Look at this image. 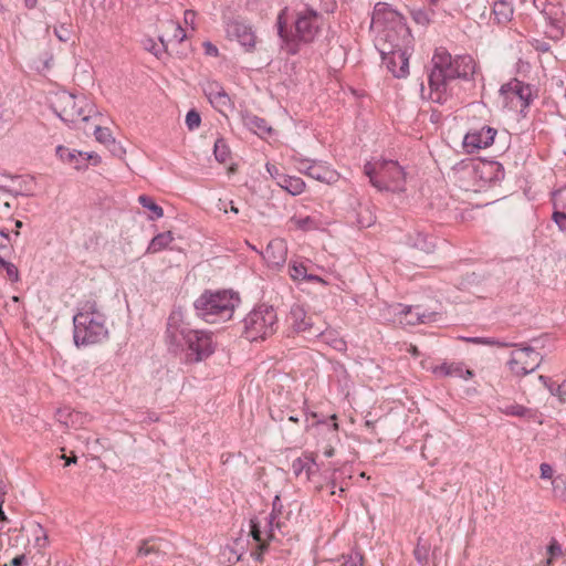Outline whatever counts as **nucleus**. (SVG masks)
<instances>
[{"instance_id": "f257e3e1", "label": "nucleus", "mask_w": 566, "mask_h": 566, "mask_svg": "<svg viewBox=\"0 0 566 566\" xmlns=\"http://www.w3.org/2000/svg\"><path fill=\"white\" fill-rule=\"evenodd\" d=\"M475 72V62L470 55L451 54L440 48L432 56V69L428 76L427 97L434 103L443 104L452 95V83L457 78H468ZM421 94L426 97V87L421 86Z\"/></svg>"}, {"instance_id": "58836bf2", "label": "nucleus", "mask_w": 566, "mask_h": 566, "mask_svg": "<svg viewBox=\"0 0 566 566\" xmlns=\"http://www.w3.org/2000/svg\"><path fill=\"white\" fill-rule=\"evenodd\" d=\"M96 140L104 145H108L111 143H114V138L111 134V130L106 127L96 126L94 132Z\"/></svg>"}, {"instance_id": "412c9836", "label": "nucleus", "mask_w": 566, "mask_h": 566, "mask_svg": "<svg viewBox=\"0 0 566 566\" xmlns=\"http://www.w3.org/2000/svg\"><path fill=\"white\" fill-rule=\"evenodd\" d=\"M407 244L426 253L433 252L436 247L432 238L417 229L408 234Z\"/></svg>"}, {"instance_id": "2eb2a0df", "label": "nucleus", "mask_w": 566, "mask_h": 566, "mask_svg": "<svg viewBox=\"0 0 566 566\" xmlns=\"http://www.w3.org/2000/svg\"><path fill=\"white\" fill-rule=\"evenodd\" d=\"M409 55L410 50L394 51L387 56H382L387 69L395 77H405L409 73Z\"/></svg>"}, {"instance_id": "bb28decb", "label": "nucleus", "mask_w": 566, "mask_h": 566, "mask_svg": "<svg viewBox=\"0 0 566 566\" xmlns=\"http://www.w3.org/2000/svg\"><path fill=\"white\" fill-rule=\"evenodd\" d=\"M279 185L293 196L301 195L305 190V182L300 177L283 176Z\"/></svg>"}, {"instance_id": "0e129e2a", "label": "nucleus", "mask_w": 566, "mask_h": 566, "mask_svg": "<svg viewBox=\"0 0 566 566\" xmlns=\"http://www.w3.org/2000/svg\"><path fill=\"white\" fill-rule=\"evenodd\" d=\"M14 224L17 228V230L14 231V235L18 237L20 234L19 229L22 228L23 223H22V221L17 220Z\"/></svg>"}, {"instance_id": "a211bd4d", "label": "nucleus", "mask_w": 566, "mask_h": 566, "mask_svg": "<svg viewBox=\"0 0 566 566\" xmlns=\"http://www.w3.org/2000/svg\"><path fill=\"white\" fill-rule=\"evenodd\" d=\"M228 35L235 39L247 50L254 48L256 36L252 31L251 27L242 22H231L227 29Z\"/></svg>"}, {"instance_id": "393cba45", "label": "nucleus", "mask_w": 566, "mask_h": 566, "mask_svg": "<svg viewBox=\"0 0 566 566\" xmlns=\"http://www.w3.org/2000/svg\"><path fill=\"white\" fill-rule=\"evenodd\" d=\"M290 276L294 281L306 280L324 282L319 276L308 274L306 266L302 262L292 261L289 265Z\"/></svg>"}, {"instance_id": "c756f323", "label": "nucleus", "mask_w": 566, "mask_h": 566, "mask_svg": "<svg viewBox=\"0 0 566 566\" xmlns=\"http://www.w3.org/2000/svg\"><path fill=\"white\" fill-rule=\"evenodd\" d=\"M399 315L400 324L416 325L423 322L422 316L418 312V308H412L410 306L402 307L399 312Z\"/></svg>"}, {"instance_id": "c85d7f7f", "label": "nucleus", "mask_w": 566, "mask_h": 566, "mask_svg": "<svg viewBox=\"0 0 566 566\" xmlns=\"http://www.w3.org/2000/svg\"><path fill=\"white\" fill-rule=\"evenodd\" d=\"M138 202L147 210H149L153 214L148 217L149 220H158L164 217V210L160 206H158L151 197L147 195H140L138 197Z\"/></svg>"}, {"instance_id": "a19ab883", "label": "nucleus", "mask_w": 566, "mask_h": 566, "mask_svg": "<svg viewBox=\"0 0 566 566\" xmlns=\"http://www.w3.org/2000/svg\"><path fill=\"white\" fill-rule=\"evenodd\" d=\"M279 515L271 513L266 518V526L269 530L266 531V538H274V528H281V523L277 520Z\"/></svg>"}, {"instance_id": "4d7b16f0", "label": "nucleus", "mask_w": 566, "mask_h": 566, "mask_svg": "<svg viewBox=\"0 0 566 566\" xmlns=\"http://www.w3.org/2000/svg\"><path fill=\"white\" fill-rule=\"evenodd\" d=\"M195 18H196V13L191 10H186L185 11V22L188 24V23H193L195 21Z\"/></svg>"}, {"instance_id": "6ab92c4d", "label": "nucleus", "mask_w": 566, "mask_h": 566, "mask_svg": "<svg viewBox=\"0 0 566 566\" xmlns=\"http://www.w3.org/2000/svg\"><path fill=\"white\" fill-rule=\"evenodd\" d=\"M164 32L159 35V40L163 44V46L168 48L169 44L176 42L180 43L186 38V32L181 28V25L174 21L168 20L163 23Z\"/></svg>"}, {"instance_id": "3c124183", "label": "nucleus", "mask_w": 566, "mask_h": 566, "mask_svg": "<svg viewBox=\"0 0 566 566\" xmlns=\"http://www.w3.org/2000/svg\"><path fill=\"white\" fill-rule=\"evenodd\" d=\"M283 505L281 503L280 496L275 495L272 503V512L273 514L280 515L282 513Z\"/></svg>"}, {"instance_id": "dca6fc26", "label": "nucleus", "mask_w": 566, "mask_h": 566, "mask_svg": "<svg viewBox=\"0 0 566 566\" xmlns=\"http://www.w3.org/2000/svg\"><path fill=\"white\" fill-rule=\"evenodd\" d=\"M205 95L211 105L219 112L223 113L231 105V101L224 88L216 81L207 82L203 86Z\"/></svg>"}, {"instance_id": "39448f33", "label": "nucleus", "mask_w": 566, "mask_h": 566, "mask_svg": "<svg viewBox=\"0 0 566 566\" xmlns=\"http://www.w3.org/2000/svg\"><path fill=\"white\" fill-rule=\"evenodd\" d=\"M240 298L231 291H206L195 302L197 315L210 324L229 321Z\"/></svg>"}, {"instance_id": "473e14b6", "label": "nucleus", "mask_w": 566, "mask_h": 566, "mask_svg": "<svg viewBox=\"0 0 566 566\" xmlns=\"http://www.w3.org/2000/svg\"><path fill=\"white\" fill-rule=\"evenodd\" d=\"M500 411L504 415L514 416V417H528L531 415L530 409L525 408L522 405H517V403H510V405L500 407Z\"/></svg>"}, {"instance_id": "5701e85b", "label": "nucleus", "mask_w": 566, "mask_h": 566, "mask_svg": "<svg viewBox=\"0 0 566 566\" xmlns=\"http://www.w3.org/2000/svg\"><path fill=\"white\" fill-rule=\"evenodd\" d=\"M242 119L245 127L261 137H264L272 132V128L268 125L266 120L258 117L256 115L244 114Z\"/></svg>"}, {"instance_id": "4c0bfd02", "label": "nucleus", "mask_w": 566, "mask_h": 566, "mask_svg": "<svg viewBox=\"0 0 566 566\" xmlns=\"http://www.w3.org/2000/svg\"><path fill=\"white\" fill-rule=\"evenodd\" d=\"M251 535L259 543V549L261 553L264 552L266 548L265 539L262 535L259 523H256L254 520H251Z\"/></svg>"}, {"instance_id": "f3484780", "label": "nucleus", "mask_w": 566, "mask_h": 566, "mask_svg": "<svg viewBox=\"0 0 566 566\" xmlns=\"http://www.w3.org/2000/svg\"><path fill=\"white\" fill-rule=\"evenodd\" d=\"M287 255V244L283 239H273L269 242L263 259L273 268L284 265Z\"/></svg>"}, {"instance_id": "7c9ffc66", "label": "nucleus", "mask_w": 566, "mask_h": 566, "mask_svg": "<svg viewBox=\"0 0 566 566\" xmlns=\"http://www.w3.org/2000/svg\"><path fill=\"white\" fill-rule=\"evenodd\" d=\"M322 325L325 326V324ZM318 337H322L326 344L331 345L338 352H344L346 349V343L342 338L337 337L333 331H327L323 327V333L319 334Z\"/></svg>"}, {"instance_id": "4be33fe9", "label": "nucleus", "mask_w": 566, "mask_h": 566, "mask_svg": "<svg viewBox=\"0 0 566 566\" xmlns=\"http://www.w3.org/2000/svg\"><path fill=\"white\" fill-rule=\"evenodd\" d=\"M437 375L451 376L463 379L473 377V371L464 367L461 363L442 364L433 369Z\"/></svg>"}, {"instance_id": "a878e982", "label": "nucleus", "mask_w": 566, "mask_h": 566, "mask_svg": "<svg viewBox=\"0 0 566 566\" xmlns=\"http://www.w3.org/2000/svg\"><path fill=\"white\" fill-rule=\"evenodd\" d=\"M316 467L315 460L312 457L304 455L303 458H297L293 461L292 469L296 476L305 473L306 479L308 480L311 474L313 473V469Z\"/></svg>"}, {"instance_id": "ddd939ff", "label": "nucleus", "mask_w": 566, "mask_h": 566, "mask_svg": "<svg viewBox=\"0 0 566 566\" xmlns=\"http://www.w3.org/2000/svg\"><path fill=\"white\" fill-rule=\"evenodd\" d=\"M496 129L490 126L470 129L463 139V147L470 154L491 146L494 142Z\"/></svg>"}, {"instance_id": "9d476101", "label": "nucleus", "mask_w": 566, "mask_h": 566, "mask_svg": "<svg viewBox=\"0 0 566 566\" xmlns=\"http://www.w3.org/2000/svg\"><path fill=\"white\" fill-rule=\"evenodd\" d=\"M542 360V355L534 348L520 346L511 353V358L507 364L510 370L515 376L523 377L535 371L541 366Z\"/></svg>"}, {"instance_id": "423d86ee", "label": "nucleus", "mask_w": 566, "mask_h": 566, "mask_svg": "<svg viewBox=\"0 0 566 566\" xmlns=\"http://www.w3.org/2000/svg\"><path fill=\"white\" fill-rule=\"evenodd\" d=\"M322 22L323 18L317 11L304 8L296 13L295 33L289 39L285 35L281 17H279V34L285 41L289 53L295 54L298 51V43L312 42L317 35Z\"/></svg>"}, {"instance_id": "5fc2aeb1", "label": "nucleus", "mask_w": 566, "mask_h": 566, "mask_svg": "<svg viewBox=\"0 0 566 566\" xmlns=\"http://www.w3.org/2000/svg\"><path fill=\"white\" fill-rule=\"evenodd\" d=\"M484 345L499 346V347L514 346L513 344L503 343V342H500V340L494 339V338H484Z\"/></svg>"}, {"instance_id": "37998d69", "label": "nucleus", "mask_w": 566, "mask_h": 566, "mask_svg": "<svg viewBox=\"0 0 566 566\" xmlns=\"http://www.w3.org/2000/svg\"><path fill=\"white\" fill-rule=\"evenodd\" d=\"M53 31H54L55 36L61 42L70 41L72 31L69 25L61 24V25L54 27Z\"/></svg>"}, {"instance_id": "aec40b11", "label": "nucleus", "mask_w": 566, "mask_h": 566, "mask_svg": "<svg viewBox=\"0 0 566 566\" xmlns=\"http://www.w3.org/2000/svg\"><path fill=\"white\" fill-rule=\"evenodd\" d=\"M553 219L560 230H566V187L557 190L553 196Z\"/></svg>"}, {"instance_id": "69168bd1", "label": "nucleus", "mask_w": 566, "mask_h": 566, "mask_svg": "<svg viewBox=\"0 0 566 566\" xmlns=\"http://www.w3.org/2000/svg\"><path fill=\"white\" fill-rule=\"evenodd\" d=\"M558 390H559L560 395H566V380L562 382Z\"/></svg>"}, {"instance_id": "2f4dec72", "label": "nucleus", "mask_w": 566, "mask_h": 566, "mask_svg": "<svg viewBox=\"0 0 566 566\" xmlns=\"http://www.w3.org/2000/svg\"><path fill=\"white\" fill-rule=\"evenodd\" d=\"M30 532L34 537V546L39 549L44 548L48 545V534L39 523H32L30 525Z\"/></svg>"}, {"instance_id": "9b49d317", "label": "nucleus", "mask_w": 566, "mask_h": 566, "mask_svg": "<svg viewBox=\"0 0 566 566\" xmlns=\"http://www.w3.org/2000/svg\"><path fill=\"white\" fill-rule=\"evenodd\" d=\"M500 96L503 98V104L511 108L521 109L527 107L533 97V90L531 85L513 78L503 84L500 88Z\"/></svg>"}, {"instance_id": "bf43d9fd", "label": "nucleus", "mask_w": 566, "mask_h": 566, "mask_svg": "<svg viewBox=\"0 0 566 566\" xmlns=\"http://www.w3.org/2000/svg\"><path fill=\"white\" fill-rule=\"evenodd\" d=\"M470 343L473 344H483L484 345V338L483 337H471L467 339Z\"/></svg>"}, {"instance_id": "680f3d73", "label": "nucleus", "mask_w": 566, "mask_h": 566, "mask_svg": "<svg viewBox=\"0 0 566 566\" xmlns=\"http://www.w3.org/2000/svg\"><path fill=\"white\" fill-rule=\"evenodd\" d=\"M324 455L327 457V458L333 457L334 455V448H332V447L326 448L325 451H324Z\"/></svg>"}, {"instance_id": "052dcab7", "label": "nucleus", "mask_w": 566, "mask_h": 566, "mask_svg": "<svg viewBox=\"0 0 566 566\" xmlns=\"http://www.w3.org/2000/svg\"><path fill=\"white\" fill-rule=\"evenodd\" d=\"M266 170L273 177L274 174H277V169L274 165L266 164Z\"/></svg>"}, {"instance_id": "6e6d98bb", "label": "nucleus", "mask_w": 566, "mask_h": 566, "mask_svg": "<svg viewBox=\"0 0 566 566\" xmlns=\"http://www.w3.org/2000/svg\"><path fill=\"white\" fill-rule=\"evenodd\" d=\"M25 564V555L21 554L11 559L10 566H23Z\"/></svg>"}, {"instance_id": "6e6552de", "label": "nucleus", "mask_w": 566, "mask_h": 566, "mask_svg": "<svg viewBox=\"0 0 566 566\" xmlns=\"http://www.w3.org/2000/svg\"><path fill=\"white\" fill-rule=\"evenodd\" d=\"M242 336L249 342L264 340L277 329V314L273 306L259 305L242 321Z\"/></svg>"}, {"instance_id": "a18cd8bd", "label": "nucleus", "mask_w": 566, "mask_h": 566, "mask_svg": "<svg viewBox=\"0 0 566 566\" xmlns=\"http://www.w3.org/2000/svg\"><path fill=\"white\" fill-rule=\"evenodd\" d=\"M150 554H158V548L155 545H149L148 542H144L138 548V555L148 556Z\"/></svg>"}, {"instance_id": "603ef678", "label": "nucleus", "mask_w": 566, "mask_h": 566, "mask_svg": "<svg viewBox=\"0 0 566 566\" xmlns=\"http://www.w3.org/2000/svg\"><path fill=\"white\" fill-rule=\"evenodd\" d=\"M205 53L209 56H217L218 55V49L216 45H213L211 42H205L203 43Z\"/></svg>"}, {"instance_id": "f8f14e48", "label": "nucleus", "mask_w": 566, "mask_h": 566, "mask_svg": "<svg viewBox=\"0 0 566 566\" xmlns=\"http://www.w3.org/2000/svg\"><path fill=\"white\" fill-rule=\"evenodd\" d=\"M317 316L307 315L304 307L292 305L287 321L296 333L306 334L308 337H318L323 333V325L317 324Z\"/></svg>"}, {"instance_id": "864d4df0", "label": "nucleus", "mask_w": 566, "mask_h": 566, "mask_svg": "<svg viewBox=\"0 0 566 566\" xmlns=\"http://www.w3.org/2000/svg\"><path fill=\"white\" fill-rule=\"evenodd\" d=\"M12 250L11 239H1L0 240V252L3 254H8Z\"/></svg>"}, {"instance_id": "c03bdc74", "label": "nucleus", "mask_w": 566, "mask_h": 566, "mask_svg": "<svg viewBox=\"0 0 566 566\" xmlns=\"http://www.w3.org/2000/svg\"><path fill=\"white\" fill-rule=\"evenodd\" d=\"M12 120V112L9 108L0 106V130L6 128Z\"/></svg>"}, {"instance_id": "20e7f679", "label": "nucleus", "mask_w": 566, "mask_h": 566, "mask_svg": "<svg viewBox=\"0 0 566 566\" xmlns=\"http://www.w3.org/2000/svg\"><path fill=\"white\" fill-rule=\"evenodd\" d=\"M105 321V315L98 310L96 301L83 302L73 317L75 345H93L106 339L108 331Z\"/></svg>"}, {"instance_id": "f03ea898", "label": "nucleus", "mask_w": 566, "mask_h": 566, "mask_svg": "<svg viewBox=\"0 0 566 566\" xmlns=\"http://www.w3.org/2000/svg\"><path fill=\"white\" fill-rule=\"evenodd\" d=\"M371 29L377 32L375 45L381 56L394 51L411 50L412 36L403 17L387 3L378 2L375 6Z\"/></svg>"}, {"instance_id": "4468645a", "label": "nucleus", "mask_w": 566, "mask_h": 566, "mask_svg": "<svg viewBox=\"0 0 566 566\" xmlns=\"http://www.w3.org/2000/svg\"><path fill=\"white\" fill-rule=\"evenodd\" d=\"M298 169L306 176L327 185L335 184L339 179V174L336 170L321 161L301 160Z\"/></svg>"}, {"instance_id": "0eeeda50", "label": "nucleus", "mask_w": 566, "mask_h": 566, "mask_svg": "<svg viewBox=\"0 0 566 566\" xmlns=\"http://www.w3.org/2000/svg\"><path fill=\"white\" fill-rule=\"evenodd\" d=\"M364 172L371 185L379 190L401 192L405 190L406 174L395 160L367 163Z\"/></svg>"}, {"instance_id": "13d9d810", "label": "nucleus", "mask_w": 566, "mask_h": 566, "mask_svg": "<svg viewBox=\"0 0 566 566\" xmlns=\"http://www.w3.org/2000/svg\"><path fill=\"white\" fill-rule=\"evenodd\" d=\"M23 3L28 9H33L38 3V0H23Z\"/></svg>"}, {"instance_id": "cd10ccee", "label": "nucleus", "mask_w": 566, "mask_h": 566, "mask_svg": "<svg viewBox=\"0 0 566 566\" xmlns=\"http://www.w3.org/2000/svg\"><path fill=\"white\" fill-rule=\"evenodd\" d=\"M174 240L172 233L170 231H166L163 233L157 234L150 241L147 252L148 253H157L165 248H167Z\"/></svg>"}, {"instance_id": "7ed1b4c3", "label": "nucleus", "mask_w": 566, "mask_h": 566, "mask_svg": "<svg viewBox=\"0 0 566 566\" xmlns=\"http://www.w3.org/2000/svg\"><path fill=\"white\" fill-rule=\"evenodd\" d=\"M166 339L174 350H184L187 363H199L214 352L212 334L192 329L180 313L170 314L167 323Z\"/></svg>"}, {"instance_id": "774afa93", "label": "nucleus", "mask_w": 566, "mask_h": 566, "mask_svg": "<svg viewBox=\"0 0 566 566\" xmlns=\"http://www.w3.org/2000/svg\"><path fill=\"white\" fill-rule=\"evenodd\" d=\"M1 239H10V235L6 230H0V240Z\"/></svg>"}, {"instance_id": "de8ad7c7", "label": "nucleus", "mask_w": 566, "mask_h": 566, "mask_svg": "<svg viewBox=\"0 0 566 566\" xmlns=\"http://www.w3.org/2000/svg\"><path fill=\"white\" fill-rule=\"evenodd\" d=\"M343 566H364L363 556L360 554L350 555L345 559Z\"/></svg>"}, {"instance_id": "09e8293b", "label": "nucleus", "mask_w": 566, "mask_h": 566, "mask_svg": "<svg viewBox=\"0 0 566 566\" xmlns=\"http://www.w3.org/2000/svg\"><path fill=\"white\" fill-rule=\"evenodd\" d=\"M548 553L551 555V558H548L547 564L552 563V558L555 556H558L562 553L560 546L556 541H553L548 546Z\"/></svg>"}, {"instance_id": "338daca9", "label": "nucleus", "mask_w": 566, "mask_h": 566, "mask_svg": "<svg viewBox=\"0 0 566 566\" xmlns=\"http://www.w3.org/2000/svg\"><path fill=\"white\" fill-rule=\"evenodd\" d=\"M230 205V211L233 212V213H239V209L234 206L233 201H230L229 202Z\"/></svg>"}, {"instance_id": "79ce46f5", "label": "nucleus", "mask_w": 566, "mask_h": 566, "mask_svg": "<svg viewBox=\"0 0 566 566\" xmlns=\"http://www.w3.org/2000/svg\"><path fill=\"white\" fill-rule=\"evenodd\" d=\"M329 485H331V494H336V486H338V491L340 493H343L347 488H348V482H346L344 479L343 480H339V478L337 476V471H335L329 480Z\"/></svg>"}, {"instance_id": "e433bc0d", "label": "nucleus", "mask_w": 566, "mask_h": 566, "mask_svg": "<svg viewBox=\"0 0 566 566\" xmlns=\"http://www.w3.org/2000/svg\"><path fill=\"white\" fill-rule=\"evenodd\" d=\"M429 545L422 544L421 538L418 539V544L413 551L415 558L421 565H426L429 557Z\"/></svg>"}, {"instance_id": "72a5a7b5", "label": "nucleus", "mask_w": 566, "mask_h": 566, "mask_svg": "<svg viewBox=\"0 0 566 566\" xmlns=\"http://www.w3.org/2000/svg\"><path fill=\"white\" fill-rule=\"evenodd\" d=\"M213 154H214L216 159L221 164L226 163L229 159L230 149L222 138H219L216 140L214 147H213Z\"/></svg>"}, {"instance_id": "c9c22d12", "label": "nucleus", "mask_w": 566, "mask_h": 566, "mask_svg": "<svg viewBox=\"0 0 566 566\" xmlns=\"http://www.w3.org/2000/svg\"><path fill=\"white\" fill-rule=\"evenodd\" d=\"M291 222L297 229H301L304 231L314 230V229H317V227H318L316 221L311 217H305V218L293 217V218H291Z\"/></svg>"}, {"instance_id": "1a4fd4ad", "label": "nucleus", "mask_w": 566, "mask_h": 566, "mask_svg": "<svg viewBox=\"0 0 566 566\" xmlns=\"http://www.w3.org/2000/svg\"><path fill=\"white\" fill-rule=\"evenodd\" d=\"M53 112L66 124L86 122L91 117L93 106L84 96H76L62 91L53 95L51 99Z\"/></svg>"}, {"instance_id": "b1692460", "label": "nucleus", "mask_w": 566, "mask_h": 566, "mask_svg": "<svg viewBox=\"0 0 566 566\" xmlns=\"http://www.w3.org/2000/svg\"><path fill=\"white\" fill-rule=\"evenodd\" d=\"M514 13L513 6L506 0H497L493 4V14L497 23L509 22Z\"/></svg>"}, {"instance_id": "8fccbe9b", "label": "nucleus", "mask_w": 566, "mask_h": 566, "mask_svg": "<svg viewBox=\"0 0 566 566\" xmlns=\"http://www.w3.org/2000/svg\"><path fill=\"white\" fill-rule=\"evenodd\" d=\"M539 470L542 479H551L553 476V469L548 463H542Z\"/></svg>"}, {"instance_id": "ea45409f", "label": "nucleus", "mask_w": 566, "mask_h": 566, "mask_svg": "<svg viewBox=\"0 0 566 566\" xmlns=\"http://www.w3.org/2000/svg\"><path fill=\"white\" fill-rule=\"evenodd\" d=\"M200 123H201L200 114L195 109H190L186 115V125H187L188 129L195 130L196 128H198L200 126Z\"/></svg>"}, {"instance_id": "e2e57ef3", "label": "nucleus", "mask_w": 566, "mask_h": 566, "mask_svg": "<svg viewBox=\"0 0 566 566\" xmlns=\"http://www.w3.org/2000/svg\"><path fill=\"white\" fill-rule=\"evenodd\" d=\"M62 458L65 459L66 465H70L71 463H75L76 459H77L75 455H73L72 458H66L65 455H63Z\"/></svg>"}, {"instance_id": "f704fd0d", "label": "nucleus", "mask_w": 566, "mask_h": 566, "mask_svg": "<svg viewBox=\"0 0 566 566\" xmlns=\"http://www.w3.org/2000/svg\"><path fill=\"white\" fill-rule=\"evenodd\" d=\"M56 155L60 157L61 160L70 164L77 161V158L83 156L82 153L71 150L64 146L56 147Z\"/></svg>"}, {"instance_id": "49530a36", "label": "nucleus", "mask_w": 566, "mask_h": 566, "mask_svg": "<svg viewBox=\"0 0 566 566\" xmlns=\"http://www.w3.org/2000/svg\"><path fill=\"white\" fill-rule=\"evenodd\" d=\"M4 271L7 273L8 279L11 282L19 281V270L13 263L9 262V264H7V266L4 268Z\"/></svg>"}]
</instances>
